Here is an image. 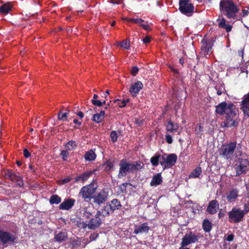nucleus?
I'll list each match as a JSON object with an SVG mask.
<instances>
[{
	"label": "nucleus",
	"instance_id": "obj_1",
	"mask_svg": "<svg viewBox=\"0 0 249 249\" xmlns=\"http://www.w3.org/2000/svg\"><path fill=\"white\" fill-rule=\"evenodd\" d=\"M215 113L221 116L225 115V119L222 124L225 127H236L238 109L233 103L223 101L215 106Z\"/></svg>",
	"mask_w": 249,
	"mask_h": 249
},
{
	"label": "nucleus",
	"instance_id": "obj_2",
	"mask_svg": "<svg viewBox=\"0 0 249 249\" xmlns=\"http://www.w3.org/2000/svg\"><path fill=\"white\" fill-rule=\"evenodd\" d=\"M178 159L176 154L172 153L168 155L164 154L161 156L160 154H156L150 159V162L153 166H157L159 164L163 167V169L169 168L175 164Z\"/></svg>",
	"mask_w": 249,
	"mask_h": 249
},
{
	"label": "nucleus",
	"instance_id": "obj_3",
	"mask_svg": "<svg viewBox=\"0 0 249 249\" xmlns=\"http://www.w3.org/2000/svg\"><path fill=\"white\" fill-rule=\"evenodd\" d=\"M119 171L118 174L119 178L125 177L127 173H135L142 169L144 165L141 161L128 162L126 159H122L119 163Z\"/></svg>",
	"mask_w": 249,
	"mask_h": 249
},
{
	"label": "nucleus",
	"instance_id": "obj_4",
	"mask_svg": "<svg viewBox=\"0 0 249 249\" xmlns=\"http://www.w3.org/2000/svg\"><path fill=\"white\" fill-rule=\"evenodd\" d=\"M221 12L228 19H235L239 9L233 0H221L219 3Z\"/></svg>",
	"mask_w": 249,
	"mask_h": 249
},
{
	"label": "nucleus",
	"instance_id": "obj_5",
	"mask_svg": "<svg viewBox=\"0 0 249 249\" xmlns=\"http://www.w3.org/2000/svg\"><path fill=\"white\" fill-rule=\"evenodd\" d=\"M17 239L18 236L15 233L0 230V242L2 245H14L17 243Z\"/></svg>",
	"mask_w": 249,
	"mask_h": 249
},
{
	"label": "nucleus",
	"instance_id": "obj_6",
	"mask_svg": "<svg viewBox=\"0 0 249 249\" xmlns=\"http://www.w3.org/2000/svg\"><path fill=\"white\" fill-rule=\"evenodd\" d=\"M236 145V143L234 142L222 145L219 149L220 156L227 160L231 159L234 152Z\"/></svg>",
	"mask_w": 249,
	"mask_h": 249
},
{
	"label": "nucleus",
	"instance_id": "obj_7",
	"mask_svg": "<svg viewBox=\"0 0 249 249\" xmlns=\"http://www.w3.org/2000/svg\"><path fill=\"white\" fill-rule=\"evenodd\" d=\"M190 0H179V10L183 15L190 17L193 15L194 11V6L190 2Z\"/></svg>",
	"mask_w": 249,
	"mask_h": 249
},
{
	"label": "nucleus",
	"instance_id": "obj_8",
	"mask_svg": "<svg viewBox=\"0 0 249 249\" xmlns=\"http://www.w3.org/2000/svg\"><path fill=\"white\" fill-rule=\"evenodd\" d=\"M230 222L237 223L241 222L245 216L244 211L235 208H233L228 213Z\"/></svg>",
	"mask_w": 249,
	"mask_h": 249
},
{
	"label": "nucleus",
	"instance_id": "obj_9",
	"mask_svg": "<svg viewBox=\"0 0 249 249\" xmlns=\"http://www.w3.org/2000/svg\"><path fill=\"white\" fill-rule=\"evenodd\" d=\"M199 236L195 232L190 231L186 233L182 237L180 245L183 246H187L191 244L195 243L198 242Z\"/></svg>",
	"mask_w": 249,
	"mask_h": 249
},
{
	"label": "nucleus",
	"instance_id": "obj_10",
	"mask_svg": "<svg viewBox=\"0 0 249 249\" xmlns=\"http://www.w3.org/2000/svg\"><path fill=\"white\" fill-rule=\"evenodd\" d=\"M96 188L93 187L92 184L83 186L81 189L79 195H81L83 198L86 199H90L92 198V196L96 192Z\"/></svg>",
	"mask_w": 249,
	"mask_h": 249
},
{
	"label": "nucleus",
	"instance_id": "obj_11",
	"mask_svg": "<svg viewBox=\"0 0 249 249\" xmlns=\"http://www.w3.org/2000/svg\"><path fill=\"white\" fill-rule=\"evenodd\" d=\"M249 166V162L247 159L239 158L235 165L236 176L245 173Z\"/></svg>",
	"mask_w": 249,
	"mask_h": 249
},
{
	"label": "nucleus",
	"instance_id": "obj_12",
	"mask_svg": "<svg viewBox=\"0 0 249 249\" xmlns=\"http://www.w3.org/2000/svg\"><path fill=\"white\" fill-rule=\"evenodd\" d=\"M108 196V193L107 190L102 189L99 192L95 194L92 196L93 202L100 205L107 200Z\"/></svg>",
	"mask_w": 249,
	"mask_h": 249
},
{
	"label": "nucleus",
	"instance_id": "obj_13",
	"mask_svg": "<svg viewBox=\"0 0 249 249\" xmlns=\"http://www.w3.org/2000/svg\"><path fill=\"white\" fill-rule=\"evenodd\" d=\"M101 213L100 211H97L94 218H91L88 223L89 229L95 230L98 228L102 224L100 218Z\"/></svg>",
	"mask_w": 249,
	"mask_h": 249
},
{
	"label": "nucleus",
	"instance_id": "obj_14",
	"mask_svg": "<svg viewBox=\"0 0 249 249\" xmlns=\"http://www.w3.org/2000/svg\"><path fill=\"white\" fill-rule=\"evenodd\" d=\"M125 20L129 22L139 25L142 29L146 31H150L151 28L148 24L147 21H144L141 18H126Z\"/></svg>",
	"mask_w": 249,
	"mask_h": 249
},
{
	"label": "nucleus",
	"instance_id": "obj_15",
	"mask_svg": "<svg viewBox=\"0 0 249 249\" xmlns=\"http://www.w3.org/2000/svg\"><path fill=\"white\" fill-rule=\"evenodd\" d=\"M133 233L135 234H147L150 229L147 222H144L140 225H134Z\"/></svg>",
	"mask_w": 249,
	"mask_h": 249
},
{
	"label": "nucleus",
	"instance_id": "obj_16",
	"mask_svg": "<svg viewBox=\"0 0 249 249\" xmlns=\"http://www.w3.org/2000/svg\"><path fill=\"white\" fill-rule=\"evenodd\" d=\"M3 176L5 179H10L12 182H16L20 186L23 185L22 183L21 185L20 183H18L19 181H20L21 178L16 175V174L13 172L11 170L8 169L5 170L4 172Z\"/></svg>",
	"mask_w": 249,
	"mask_h": 249
},
{
	"label": "nucleus",
	"instance_id": "obj_17",
	"mask_svg": "<svg viewBox=\"0 0 249 249\" xmlns=\"http://www.w3.org/2000/svg\"><path fill=\"white\" fill-rule=\"evenodd\" d=\"M245 116L249 117V92L245 94L241 102V107Z\"/></svg>",
	"mask_w": 249,
	"mask_h": 249
},
{
	"label": "nucleus",
	"instance_id": "obj_18",
	"mask_svg": "<svg viewBox=\"0 0 249 249\" xmlns=\"http://www.w3.org/2000/svg\"><path fill=\"white\" fill-rule=\"evenodd\" d=\"M75 200L71 198H67L59 206V209L62 210H69L71 209L74 206Z\"/></svg>",
	"mask_w": 249,
	"mask_h": 249
},
{
	"label": "nucleus",
	"instance_id": "obj_19",
	"mask_svg": "<svg viewBox=\"0 0 249 249\" xmlns=\"http://www.w3.org/2000/svg\"><path fill=\"white\" fill-rule=\"evenodd\" d=\"M219 208L218 202L215 199L212 200L209 203L207 212L210 214H213L216 213Z\"/></svg>",
	"mask_w": 249,
	"mask_h": 249
},
{
	"label": "nucleus",
	"instance_id": "obj_20",
	"mask_svg": "<svg viewBox=\"0 0 249 249\" xmlns=\"http://www.w3.org/2000/svg\"><path fill=\"white\" fill-rule=\"evenodd\" d=\"M143 87V84L142 82L138 81L136 83L132 84L129 89V91L133 97L136 96Z\"/></svg>",
	"mask_w": 249,
	"mask_h": 249
},
{
	"label": "nucleus",
	"instance_id": "obj_21",
	"mask_svg": "<svg viewBox=\"0 0 249 249\" xmlns=\"http://www.w3.org/2000/svg\"><path fill=\"white\" fill-rule=\"evenodd\" d=\"M96 171V170L89 171H86L83 174L75 177V182L82 181L85 182Z\"/></svg>",
	"mask_w": 249,
	"mask_h": 249
},
{
	"label": "nucleus",
	"instance_id": "obj_22",
	"mask_svg": "<svg viewBox=\"0 0 249 249\" xmlns=\"http://www.w3.org/2000/svg\"><path fill=\"white\" fill-rule=\"evenodd\" d=\"M162 181L161 173H157L153 176L150 185L151 186H157L160 185Z\"/></svg>",
	"mask_w": 249,
	"mask_h": 249
},
{
	"label": "nucleus",
	"instance_id": "obj_23",
	"mask_svg": "<svg viewBox=\"0 0 249 249\" xmlns=\"http://www.w3.org/2000/svg\"><path fill=\"white\" fill-rule=\"evenodd\" d=\"M238 190L237 189H232L229 192L226 198L229 202H232L235 200L238 195Z\"/></svg>",
	"mask_w": 249,
	"mask_h": 249
},
{
	"label": "nucleus",
	"instance_id": "obj_24",
	"mask_svg": "<svg viewBox=\"0 0 249 249\" xmlns=\"http://www.w3.org/2000/svg\"><path fill=\"white\" fill-rule=\"evenodd\" d=\"M178 125L177 123H173L171 120L167 122L166 125V130L167 132H176L178 130Z\"/></svg>",
	"mask_w": 249,
	"mask_h": 249
},
{
	"label": "nucleus",
	"instance_id": "obj_25",
	"mask_svg": "<svg viewBox=\"0 0 249 249\" xmlns=\"http://www.w3.org/2000/svg\"><path fill=\"white\" fill-rule=\"evenodd\" d=\"M105 111L104 110H101L99 113H95L93 115L92 121L96 123H101L105 118Z\"/></svg>",
	"mask_w": 249,
	"mask_h": 249
},
{
	"label": "nucleus",
	"instance_id": "obj_26",
	"mask_svg": "<svg viewBox=\"0 0 249 249\" xmlns=\"http://www.w3.org/2000/svg\"><path fill=\"white\" fill-rule=\"evenodd\" d=\"M67 237V233L65 231H61L55 234L54 239L57 242H62L64 241Z\"/></svg>",
	"mask_w": 249,
	"mask_h": 249
},
{
	"label": "nucleus",
	"instance_id": "obj_27",
	"mask_svg": "<svg viewBox=\"0 0 249 249\" xmlns=\"http://www.w3.org/2000/svg\"><path fill=\"white\" fill-rule=\"evenodd\" d=\"M202 229L205 232H210L212 229L213 224L208 219H205L202 222Z\"/></svg>",
	"mask_w": 249,
	"mask_h": 249
},
{
	"label": "nucleus",
	"instance_id": "obj_28",
	"mask_svg": "<svg viewBox=\"0 0 249 249\" xmlns=\"http://www.w3.org/2000/svg\"><path fill=\"white\" fill-rule=\"evenodd\" d=\"M12 8V5L10 3L7 2L2 4L0 7V13L2 14L7 15L10 11H11Z\"/></svg>",
	"mask_w": 249,
	"mask_h": 249
},
{
	"label": "nucleus",
	"instance_id": "obj_29",
	"mask_svg": "<svg viewBox=\"0 0 249 249\" xmlns=\"http://www.w3.org/2000/svg\"><path fill=\"white\" fill-rule=\"evenodd\" d=\"M70 243L72 249H77L81 245V239L78 237L71 238L70 240Z\"/></svg>",
	"mask_w": 249,
	"mask_h": 249
},
{
	"label": "nucleus",
	"instance_id": "obj_30",
	"mask_svg": "<svg viewBox=\"0 0 249 249\" xmlns=\"http://www.w3.org/2000/svg\"><path fill=\"white\" fill-rule=\"evenodd\" d=\"M100 212L101 213V215L102 214L103 216H106L112 213L114 211L111 208V207L108 204H107L101 210Z\"/></svg>",
	"mask_w": 249,
	"mask_h": 249
},
{
	"label": "nucleus",
	"instance_id": "obj_31",
	"mask_svg": "<svg viewBox=\"0 0 249 249\" xmlns=\"http://www.w3.org/2000/svg\"><path fill=\"white\" fill-rule=\"evenodd\" d=\"M218 26L220 28L225 29L227 32H230L232 29V26L231 25L226 23V19L224 18L221 19L218 23Z\"/></svg>",
	"mask_w": 249,
	"mask_h": 249
},
{
	"label": "nucleus",
	"instance_id": "obj_32",
	"mask_svg": "<svg viewBox=\"0 0 249 249\" xmlns=\"http://www.w3.org/2000/svg\"><path fill=\"white\" fill-rule=\"evenodd\" d=\"M108 204L111 207L114 211L120 209L122 207L120 201L116 198L112 199Z\"/></svg>",
	"mask_w": 249,
	"mask_h": 249
},
{
	"label": "nucleus",
	"instance_id": "obj_33",
	"mask_svg": "<svg viewBox=\"0 0 249 249\" xmlns=\"http://www.w3.org/2000/svg\"><path fill=\"white\" fill-rule=\"evenodd\" d=\"M96 158V155L94 151L90 150L87 152L85 155V159L86 160L93 161Z\"/></svg>",
	"mask_w": 249,
	"mask_h": 249
},
{
	"label": "nucleus",
	"instance_id": "obj_34",
	"mask_svg": "<svg viewBox=\"0 0 249 249\" xmlns=\"http://www.w3.org/2000/svg\"><path fill=\"white\" fill-rule=\"evenodd\" d=\"M65 148L68 151L73 150L77 147V144L74 141H69L65 144Z\"/></svg>",
	"mask_w": 249,
	"mask_h": 249
},
{
	"label": "nucleus",
	"instance_id": "obj_35",
	"mask_svg": "<svg viewBox=\"0 0 249 249\" xmlns=\"http://www.w3.org/2000/svg\"><path fill=\"white\" fill-rule=\"evenodd\" d=\"M102 165L103 166H105L104 170L106 172H108L114 167V161H111L110 160H107L106 161L105 163H104Z\"/></svg>",
	"mask_w": 249,
	"mask_h": 249
},
{
	"label": "nucleus",
	"instance_id": "obj_36",
	"mask_svg": "<svg viewBox=\"0 0 249 249\" xmlns=\"http://www.w3.org/2000/svg\"><path fill=\"white\" fill-rule=\"evenodd\" d=\"M61 201V198L57 195H53L49 199V202L51 204H58Z\"/></svg>",
	"mask_w": 249,
	"mask_h": 249
},
{
	"label": "nucleus",
	"instance_id": "obj_37",
	"mask_svg": "<svg viewBox=\"0 0 249 249\" xmlns=\"http://www.w3.org/2000/svg\"><path fill=\"white\" fill-rule=\"evenodd\" d=\"M202 172V169L200 166H197L193 171L191 173L190 177L194 178H198Z\"/></svg>",
	"mask_w": 249,
	"mask_h": 249
},
{
	"label": "nucleus",
	"instance_id": "obj_38",
	"mask_svg": "<svg viewBox=\"0 0 249 249\" xmlns=\"http://www.w3.org/2000/svg\"><path fill=\"white\" fill-rule=\"evenodd\" d=\"M69 112V111L63 113L62 111H59L58 113V120L63 121H67Z\"/></svg>",
	"mask_w": 249,
	"mask_h": 249
},
{
	"label": "nucleus",
	"instance_id": "obj_39",
	"mask_svg": "<svg viewBox=\"0 0 249 249\" xmlns=\"http://www.w3.org/2000/svg\"><path fill=\"white\" fill-rule=\"evenodd\" d=\"M127 185L131 186V184L130 183L125 182V183H123L121 184V185H120L119 186V188H118L119 192H120V193L126 192V186Z\"/></svg>",
	"mask_w": 249,
	"mask_h": 249
},
{
	"label": "nucleus",
	"instance_id": "obj_40",
	"mask_svg": "<svg viewBox=\"0 0 249 249\" xmlns=\"http://www.w3.org/2000/svg\"><path fill=\"white\" fill-rule=\"evenodd\" d=\"M60 156L61 157L63 161H67L69 157V152L68 150H67V149L62 150L61 151Z\"/></svg>",
	"mask_w": 249,
	"mask_h": 249
},
{
	"label": "nucleus",
	"instance_id": "obj_41",
	"mask_svg": "<svg viewBox=\"0 0 249 249\" xmlns=\"http://www.w3.org/2000/svg\"><path fill=\"white\" fill-rule=\"evenodd\" d=\"M110 137L112 142H115L117 141L118 138V135L117 132L114 130L110 132Z\"/></svg>",
	"mask_w": 249,
	"mask_h": 249
},
{
	"label": "nucleus",
	"instance_id": "obj_42",
	"mask_svg": "<svg viewBox=\"0 0 249 249\" xmlns=\"http://www.w3.org/2000/svg\"><path fill=\"white\" fill-rule=\"evenodd\" d=\"M120 46L124 49L129 50L130 48L129 41L126 40H124L120 43Z\"/></svg>",
	"mask_w": 249,
	"mask_h": 249
},
{
	"label": "nucleus",
	"instance_id": "obj_43",
	"mask_svg": "<svg viewBox=\"0 0 249 249\" xmlns=\"http://www.w3.org/2000/svg\"><path fill=\"white\" fill-rule=\"evenodd\" d=\"M212 41H206V46L205 47V52L207 53H209L212 48Z\"/></svg>",
	"mask_w": 249,
	"mask_h": 249
},
{
	"label": "nucleus",
	"instance_id": "obj_44",
	"mask_svg": "<svg viewBox=\"0 0 249 249\" xmlns=\"http://www.w3.org/2000/svg\"><path fill=\"white\" fill-rule=\"evenodd\" d=\"M203 127L201 124H197L195 128V131L198 135H202V132L203 131Z\"/></svg>",
	"mask_w": 249,
	"mask_h": 249
},
{
	"label": "nucleus",
	"instance_id": "obj_45",
	"mask_svg": "<svg viewBox=\"0 0 249 249\" xmlns=\"http://www.w3.org/2000/svg\"><path fill=\"white\" fill-rule=\"evenodd\" d=\"M129 101V99L123 100L122 101L120 100V101H118V105L120 107H124L126 106V103H127Z\"/></svg>",
	"mask_w": 249,
	"mask_h": 249
},
{
	"label": "nucleus",
	"instance_id": "obj_46",
	"mask_svg": "<svg viewBox=\"0 0 249 249\" xmlns=\"http://www.w3.org/2000/svg\"><path fill=\"white\" fill-rule=\"evenodd\" d=\"M98 237H99L98 233H95V232L92 233L90 235V236L89 237V241L90 242L95 241L98 238Z\"/></svg>",
	"mask_w": 249,
	"mask_h": 249
},
{
	"label": "nucleus",
	"instance_id": "obj_47",
	"mask_svg": "<svg viewBox=\"0 0 249 249\" xmlns=\"http://www.w3.org/2000/svg\"><path fill=\"white\" fill-rule=\"evenodd\" d=\"M91 103L96 107H102V101L100 100H94L92 99L91 100Z\"/></svg>",
	"mask_w": 249,
	"mask_h": 249
},
{
	"label": "nucleus",
	"instance_id": "obj_48",
	"mask_svg": "<svg viewBox=\"0 0 249 249\" xmlns=\"http://www.w3.org/2000/svg\"><path fill=\"white\" fill-rule=\"evenodd\" d=\"M139 69L137 66H133L131 71V74L133 76H136L138 73Z\"/></svg>",
	"mask_w": 249,
	"mask_h": 249
},
{
	"label": "nucleus",
	"instance_id": "obj_49",
	"mask_svg": "<svg viewBox=\"0 0 249 249\" xmlns=\"http://www.w3.org/2000/svg\"><path fill=\"white\" fill-rule=\"evenodd\" d=\"M165 141L168 143L171 144L173 142L172 136L169 134H166L165 135Z\"/></svg>",
	"mask_w": 249,
	"mask_h": 249
},
{
	"label": "nucleus",
	"instance_id": "obj_50",
	"mask_svg": "<svg viewBox=\"0 0 249 249\" xmlns=\"http://www.w3.org/2000/svg\"><path fill=\"white\" fill-rule=\"evenodd\" d=\"M243 211H244L245 215L249 212V201L244 204V210Z\"/></svg>",
	"mask_w": 249,
	"mask_h": 249
},
{
	"label": "nucleus",
	"instance_id": "obj_51",
	"mask_svg": "<svg viewBox=\"0 0 249 249\" xmlns=\"http://www.w3.org/2000/svg\"><path fill=\"white\" fill-rule=\"evenodd\" d=\"M143 120L136 119H135V123L138 126H141L143 124Z\"/></svg>",
	"mask_w": 249,
	"mask_h": 249
},
{
	"label": "nucleus",
	"instance_id": "obj_52",
	"mask_svg": "<svg viewBox=\"0 0 249 249\" xmlns=\"http://www.w3.org/2000/svg\"><path fill=\"white\" fill-rule=\"evenodd\" d=\"M92 213L90 212H88L87 211H85L83 213V217L85 218L89 219L90 218Z\"/></svg>",
	"mask_w": 249,
	"mask_h": 249
},
{
	"label": "nucleus",
	"instance_id": "obj_53",
	"mask_svg": "<svg viewBox=\"0 0 249 249\" xmlns=\"http://www.w3.org/2000/svg\"><path fill=\"white\" fill-rule=\"evenodd\" d=\"M222 89H224L223 87L221 86L219 88H217V87H215V89L216 90V93L218 95H221L223 92Z\"/></svg>",
	"mask_w": 249,
	"mask_h": 249
},
{
	"label": "nucleus",
	"instance_id": "obj_54",
	"mask_svg": "<svg viewBox=\"0 0 249 249\" xmlns=\"http://www.w3.org/2000/svg\"><path fill=\"white\" fill-rule=\"evenodd\" d=\"M23 155L25 158H28L29 157H30L31 154L27 149L25 148L23 150Z\"/></svg>",
	"mask_w": 249,
	"mask_h": 249
},
{
	"label": "nucleus",
	"instance_id": "obj_55",
	"mask_svg": "<svg viewBox=\"0 0 249 249\" xmlns=\"http://www.w3.org/2000/svg\"><path fill=\"white\" fill-rule=\"evenodd\" d=\"M71 178L69 177L66 178H63L61 181L62 182V183L63 184H66V183H68L69 182H70L71 180Z\"/></svg>",
	"mask_w": 249,
	"mask_h": 249
},
{
	"label": "nucleus",
	"instance_id": "obj_56",
	"mask_svg": "<svg viewBox=\"0 0 249 249\" xmlns=\"http://www.w3.org/2000/svg\"><path fill=\"white\" fill-rule=\"evenodd\" d=\"M234 235L233 234H229L226 238V240L229 242L232 241L234 239Z\"/></svg>",
	"mask_w": 249,
	"mask_h": 249
},
{
	"label": "nucleus",
	"instance_id": "obj_57",
	"mask_svg": "<svg viewBox=\"0 0 249 249\" xmlns=\"http://www.w3.org/2000/svg\"><path fill=\"white\" fill-rule=\"evenodd\" d=\"M151 41V38L149 36H146L142 40L143 43L144 44L149 43Z\"/></svg>",
	"mask_w": 249,
	"mask_h": 249
},
{
	"label": "nucleus",
	"instance_id": "obj_58",
	"mask_svg": "<svg viewBox=\"0 0 249 249\" xmlns=\"http://www.w3.org/2000/svg\"><path fill=\"white\" fill-rule=\"evenodd\" d=\"M123 0H110V2L113 4H119L123 2Z\"/></svg>",
	"mask_w": 249,
	"mask_h": 249
},
{
	"label": "nucleus",
	"instance_id": "obj_59",
	"mask_svg": "<svg viewBox=\"0 0 249 249\" xmlns=\"http://www.w3.org/2000/svg\"><path fill=\"white\" fill-rule=\"evenodd\" d=\"M243 16L245 17L248 16L249 12L248 10L243 9L242 10Z\"/></svg>",
	"mask_w": 249,
	"mask_h": 249
},
{
	"label": "nucleus",
	"instance_id": "obj_60",
	"mask_svg": "<svg viewBox=\"0 0 249 249\" xmlns=\"http://www.w3.org/2000/svg\"><path fill=\"white\" fill-rule=\"evenodd\" d=\"M81 225V227L82 228L85 229L87 227L89 228V225H88V223L86 222H83L82 223H80Z\"/></svg>",
	"mask_w": 249,
	"mask_h": 249
},
{
	"label": "nucleus",
	"instance_id": "obj_61",
	"mask_svg": "<svg viewBox=\"0 0 249 249\" xmlns=\"http://www.w3.org/2000/svg\"><path fill=\"white\" fill-rule=\"evenodd\" d=\"M77 116H78L80 119H82L84 117V113L81 111H78L76 113Z\"/></svg>",
	"mask_w": 249,
	"mask_h": 249
},
{
	"label": "nucleus",
	"instance_id": "obj_62",
	"mask_svg": "<svg viewBox=\"0 0 249 249\" xmlns=\"http://www.w3.org/2000/svg\"><path fill=\"white\" fill-rule=\"evenodd\" d=\"M225 214L223 213H221V211L218 213V217L219 219H221L224 217Z\"/></svg>",
	"mask_w": 249,
	"mask_h": 249
},
{
	"label": "nucleus",
	"instance_id": "obj_63",
	"mask_svg": "<svg viewBox=\"0 0 249 249\" xmlns=\"http://www.w3.org/2000/svg\"><path fill=\"white\" fill-rule=\"evenodd\" d=\"M170 69L174 73L178 74V71L177 69L174 68L173 67H171Z\"/></svg>",
	"mask_w": 249,
	"mask_h": 249
},
{
	"label": "nucleus",
	"instance_id": "obj_64",
	"mask_svg": "<svg viewBox=\"0 0 249 249\" xmlns=\"http://www.w3.org/2000/svg\"><path fill=\"white\" fill-rule=\"evenodd\" d=\"M73 122L75 124H77L79 126L81 124V122H79L77 119H74Z\"/></svg>",
	"mask_w": 249,
	"mask_h": 249
}]
</instances>
